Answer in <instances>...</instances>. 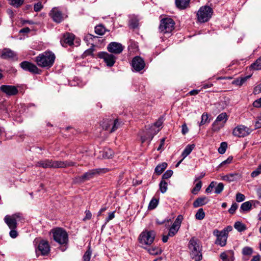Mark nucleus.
Segmentation results:
<instances>
[{
    "instance_id": "obj_51",
    "label": "nucleus",
    "mask_w": 261,
    "mask_h": 261,
    "mask_svg": "<svg viewBox=\"0 0 261 261\" xmlns=\"http://www.w3.org/2000/svg\"><path fill=\"white\" fill-rule=\"evenodd\" d=\"M224 189V185L222 182H220L218 184V185L215 188V192L216 194L221 193Z\"/></svg>"
},
{
    "instance_id": "obj_41",
    "label": "nucleus",
    "mask_w": 261,
    "mask_h": 261,
    "mask_svg": "<svg viewBox=\"0 0 261 261\" xmlns=\"http://www.w3.org/2000/svg\"><path fill=\"white\" fill-rule=\"evenodd\" d=\"M205 217V213L203 210L201 208H199L195 214V218L199 220H201L204 219Z\"/></svg>"
},
{
    "instance_id": "obj_7",
    "label": "nucleus",
    "mask_w": 261,
    "mask_h": 261,
    "mask_svg": "<svg viewBox=\"0 0 261 261\" xmlns=\"http://www.w3.org/2000/svg\"><path fill=\"white\" fill-rule=\"evenodd\" d=\"M22 218V214L18 213L12 215H6L4 218V221L10 229H16L17 222L20 221Z\"/></svg>"
},
{
    "instance_id": "obj_22",
    "label": "nucleus",
    "mask_w": 261,
    "mask_h": 261,
    "mask_svg": "<svg viewBox=\"0 0 261 261\" xmlns=\"http://www.w3.org/2000/svg\"><path fill=\"white\" fill-rule=\"evenodd\" d=\"M159 131V129H158L157 130H154L152 127L149 128L148 131L147 133L146 136H141V139L142 143H144L147 140H149L150 142L154 136L156 135Z\"/></svg>"
},
{
    "instance_id": "obj_28",
    "label": "nucleus",
    "mask_w": 261,
    "mask_h": 261,
    "mask_svg": "<svg viewBox=\"0 0 261 261\" xmlns=\"http://www.w3.org/2000/svg\"><path fill=\"white\" fill-rule=\"evenodd\" d=\"M206 197H200L197 198L193 202V205L194 207H198L206 204Z\"/></svg>"
},
{
    "instance_id": "obj_36",
    "label": "nucleus",
    "mask_w": 261,
    "mask_h": 261,
    "mask_svg": "<svg viewBox=\"0 0 261 261\" xmlns=\"http://www.w3.org/2000/svg\"><path fill=\"white\" fill-rule=\"evenodd\" d=\"M112 127L110 129V133L114 132L116 130H117L119 127L120 126V123L119 122L118 119H116L114 120H112V122H111Z\"/></svg>"
},
{
    "instance_id": "obj_44",
    "label": "nucleus",
    "mask_w": 261,
    "mask_h": 261,
    "mask_svg": "<svg viewBox=\"0 0 261 261\" xmlns=\"http://www.w3.org/2000/svg\"><path fill=\"white\" fill-rule=\"evenodd\" d=\"M24 3V0H10V4L14 7L18 8Z\"/></svg>"
},
{
    "instance_id": "obj_45",
    "label": "nucleus",
    "mask_w": 261,
    "mask_h": 261,
    "mask_svg": "<svg viewBox=\"0 0 261 261\" xmlns=\"http://www.w3.org/2000/svg\"><path fill=\"white\" fill-rule=\"evenodd\" d=\"M215 121L213 122V123L212 124V130H213V131H214V132H217V131L219 130L224 125V124H223V123H221L219 122H217L216 124H215Z\"/></svg>"
},
{
    "instance_id": "obj_32",
    "label": "nucleus",
    "mask_w": 261,
    "mask_h": 261,
    "mask_svg": "<svg viewBox=\"0 0 261 261\" xmlns=\"http://www.w3.org/2000/svg\"><path fill=\"white\" fill-rule=\"evenodd\" d=\"M113 151L109 148L105 149L102 152V157L105 159H110L113 156Z\"/></svg>"
},
{
    "instance_id": "obj_21",
    "label": "nucleus",
    "mask_w": 261,
    "mask_h": 261,
    "mask_svg": "<svg viewBox=\"0 0 261 261\" xmlns=\"http://www.w3.org/2000/svg\"><path fill=\"white\" fill-rule=\"evenodd\" d=\"M0 90L10 96L16 95L18 92L17 88L11 85H2L0 87Z\"/></svg>"
},
{
    "instance_id": "obj_49",
    "label": "nucleus",
    "mask_w": 261,
    "mask_h": 261,
    "mask_svg": "<svg viewBox=\"0 0 261 261\" xmlns=\"http://www.w3.org/2000/svg\"><path fill=\"white\" fill-rule=\"evenodd\" d=\"M260 174H261V164H259L257 168L251 173V176L254 178Z\"/></svg>"
},
{
    "instance_id": "obj_38",
    "label": "nucleus",
    "mask_w": 261,
    "mask_h": 261,
    "mask_svg": "<svg viewBox=\"0 0 261 261\" xmlns=\"http://www.w3.org/2000/svg\"><path fill=\"white\" fill-rule=\"evenodd\" d=\"M210 120L208 119V115L207 113H203L201 116V120L199 123V126L203 125L206 123H208Z\"/></svg>"
},
{
    "instance_id": "obj_34",
    "label": "nucleus",
    "mask_w": 261,
    "mask_h": 261,
    "mask_svg": "<svg viewBox=\"0 0 261 261\" xmlns=\"http://www.w3.org/2000/svg\"><path fill=\"white\" fill-rule=\"evenodd\" d=\"M250 68L254 70H261V57L256 60V61L252 64Z\"/></svg>"
},
{
    "instance_id": "obj_61",
    "label": "nucleus",
    "mask_w": 261,
    "mask_h": 261,
    "mask_svg": "<svg viewBox=\"0 0 261 261\" xmlns=\"http://www.w3.org/2000/svg\"><path fill=\"white\" fill-rule=\"evenodd\" d=\"M253 106L255 108L261 107V97L255 100L253 103Z\"/></svg>"
},
{
    "instance_id": "obj_26",
    "label": "nucleus",
    "mask_w": 261,
    "mask_h": 261,
    "mask_svg": "<svg viewBox=\"0 0 261 261\" xmlns=\"http://www.w3.org/2000/svg\"><path fill=\"white\" fill-rule=\"evenodd\" d=\"M239 177V175L238 173H230L222 177V179L223 180H226L228 182H231L234 181L237 179V178Z\"/></svg>"
},
{
    "instance_id": "obj_29",
    "label": "nucleus",
    "mask_w": 261,
    "mask_h": 261,
    "mask_svg": "<svg viewBox=\"0 0 261 261\" xmlns=\"http://www.w3.org/2000/svg\"><path fill=\"white\" fill-rule=\"evenodd\" d=\"M194 147L195 145L194 144L188 145L186 147L181 154L183 159L187 157L191 152Z\"/></svg>"
},
{
    "instance_id": "obj_12",
    "label": "nucleus",
    "mask_w": 261,
    "mask_h": 261,
    "mask_svg": "<svg viewBox=\"0 0 261 261\" xmlns=\"http://www.w3.org/2000/svg\"><path fill=\"white\" fill-rule=\"evenodd\" d=\"M97 56L99 58L102 59L107 66L109 67L113 66L115 63L116 57L112 54H109L107 52H100Z\"/></svg>"
},
{
    "instance_id": "obj_13",
    "label": "nucleus",
    "mask_w": 261,
    "mask_h": 261,
    "mask_svg": "<svg viewBox=\"0 0 261 261\" xmlns=\"http://www.w3.org/2000/svg\"><path fill=\"white\" fill-rule=\"evenodd\" d=\"M21 67L25 71H28L32 73L40 74L41 70L34 64L28 61H23L20 64Z\"/></svg>"
},
{
    "instance_id": "obj_15",
    "label": "nucleus",
    "mask_w": 261,
    "mask_h": 261,
    "mask_svg": "<svg viewBox=\"0 0 261 261\" xmlns=\"http://www.w3.org/2000/svg\"><path fill=\"white\" fill-rule=\"evenodd\" d=\"M145 62L144 60L139 56H136L133 58L132 61V66L136 71H140L145 67Z\"/></svg>"
},
{
    "instance_id": "obj_46",
    "label": "nucleus",
    "mask_w": 261,
    "mask_h": 261,
    "mask_svg": "<svg viewBox=\"0 0 261 261\" xmlns=\"http://www.w3.org/2000/svg\"><path fill=\"white\" fill-rule=\"evenodd\" d=\"M253 253V249L246 246L242 249V254L244 255H251Z\"/></svg>"
},
{
    "instance_id": "obj_33",
    "label": "nucleus",
    "mask_w": 261,
    "mask_h": 261,
    "mask_svg": "<svg viewBox=\"0 0 261 261\" xmlns=\"http://www.w3.org/2000/svg\"><path fill=\"white\" fill-rule=\"evenodd\" d=\"M149 254L153 255H158L161 253L162 250L158 247H152L148 249Z\"/></svg>"
},
{
    "instance_id": "obj_5",
    "label": "nucleus",
    "mask_w": 261,
    "mask_h": 261,
    "mask_svg": "<svg viewBox=\"0 0 261 261\" xmlns=\"http://www.w3.org/2000/svg\"><path fill=\"white\" fill-rule=\"evenodd\" d=\"M213 9L209 6H204L200 7L197 13V20L200 22L207 21L212 17Z\"/></svg>"
},
{
    "instance_id": "obj_10",
    "label": "nucleus",
    "mask_w": 261,
    "mask_h": 261,
    "mask_svg": "<svg viewBox=\"0 0 261 261\" xmlns=\"http://www.w3.org/2000/svg\"><path fill=\"white\" fill-rule=\"evenodd\" d=\"M49 16L57 23H60L66 17V16L57 7L52 9L49 13Z\"/></svg>"
},
{
    "instance_id": "obj_63",
    "label": "nucleus",
    "mask_w": 261,
    "mask_h": 261,
    "mask_svg": "<svg viewBox=\"0 0 261 261\" xmlns=\"http://www.w3.org/2000/svg\"><path fill=\"white\" fill-rule=\"evenodd\" d=\"M261 92V86L257 85L254 89V93L255 94H258Z\"/></svg>"
},
{
    "instance_id": "obj_43",
    "label": "nucleus",
    "mask_w": 261,
    "mask_h": 261,
    "mask_svg": "<svg viewBox=\"0 0 261 261\" xmlns=\"http://www.w3.org/2000/svg\"><path fill=\"white\" fill-rule=\"evenodd\" d=\"M158 203V200L156 199L153 198L149 203L148 206V210H151L155 208L157 206Z\"/></svg>"
},
{
    "instance_id": "obj_56",
    "label": "nucleus",
    "mask_w": 261,
    "mask_h": 261,
    "mask_svg": "<svg viewBox=\"0 0 261 261\" xmlns=\"http://www.w3.org/2000/svg\"><path fill=\"white\" fill-rule=\"evenodd\" d=\"M43 8L42 4L40 2L35 4L34 6V10L35 12L40 11Z\"/></svg>"
},
{
    "instance_id": "obj_59",
    "label": "nucleus",
    "mask_w": 261,
    "mask_h": 261,
    "mask_svg": "<svg viewBox=\"0 0 261 261\" xmlns=\"http://www.w3.org/2000/svg\"><path fill=\"white\" fill-rule=\"evenodd\" d=\"M94 51V49L93 47L90 48L89 49L86 50L83 54V56L84 57H86L87 56L91 55L92 54Z\"/></svg>"
},
{
    "instance_id": "obj_54",
    "label": "nucleus",
    "mask_w": 261,
    "mask_h": 261,
    "mask_svg": "<svg viewBox=\"0 0 261 261\" xmlns=\"http://www.w3.org/2000/svg\"><path fill=\"white\" fill-rule=\"evenodd\" d=\"M233 158L231 156H229L226 160L223 161L218 166L219 168H220L224 165L226 164H230L232 161Z\"/></svg>"
},
{
    "instance_id": "obj_30",
    "label": "nucleus",
    "mask_w": 261,
    "mask_h": 261,
    "mask_svg": "<svg viewBox=\"0 0 261 261\" xmlns=\"http://www.w3.org/2000/svg\"><path fill=\"white\" fill-rule=\"evenodd\" d=\"M167 167V164L166 163H162L156 167L155 169V172L158 175L161 174L165 170Z\"/></svg>"
},
{
    "instance_id": "obj_52",
    "label": "nucleus",
    "mask_w": 261,
    "mask_h": 261,
    "mask_svg": "<svg viewBox=\"0 0 261 261\" xmlns=\"http://www.w3.org/2000/svg\"><path fill=\"white\" fill-rule=\"evenodd\" d=\"M173 174V171L171 170L166 171L162 176V180L169 178Z\"/></svg>"
},
{
    "instance_id": "obj_60",
    "label": "nucleus",
    "mask_w": 261,
    "mask_h": 261,
    "mask_svg": "<svg viewBox=\"0 0 261 261\" xmlns=\"http://www.w3.org/2000/svg\"><path fill=\"white\" fill-rule=\"evenodd\" d=\"M11 231H10V236L12 238H15L18 236V233L15 229H10Z\"/></svg>"
},
{
    "instance_id": "obj_47",
    "label": "nucleus",
    "mask_w": 261,
    "mask_h": 261,
    "mask_svg": "<svg viewBox=\"0 0 261 261\" xmlns=\"http://www.w3.org/2000/svg\"><path fill=\"white\" fill-rule=\"evenodd\" d=\"M202 186V183L201 181H198L196 184L194 188H193L191 191V192L193 194H197L198 191L200 190Z\"/></svg>"
},
{
    "instance_id": "obj_1",
    "label": "nucleus",
    "mask_w": 261,
    "mask_h": 261,
    "mask_svg": "<svg viewBox=\"0 0 261 261\" xmlns=\"http://www.w3.org/2000/svg\"><path fill=\"white\" fill-rule=\"evenodd\" d=\"M55 55L51 51H45L36 57L35 61L40 67L50 68L55 60Z\"/></svg>"
},
{
    "instance_id": "obj_19",
    "label": "nucleus",
    "mask_w": 261,
    "mask_h": 261,
    "mask_svg": "<svg viewBox=\"0 0 261 261\" xmlns=\"http://www.w3.org/2000/svg\"><path fill=\"white\" fill-rule=\"evenodd\" d=\"M0 57L4 59L17 60V55L9 48H4L0 50Z\"/></svg>"
},
{
    "instance_id": "obj_53",
    "label": "nucleus",
    "mask_w": 261,
    "mask_h": 261,
    "mask_svg": "<svg viewBox=\"0 0 261 261\" xmlns=\"http://www.w3.org/2000/svg\"><path fill=\"white\" fill-rule=\"evenodd\" d=\"M245 197L244 195H243V194H241L240 193H238L236 194V200L237 202H242L245 200Z\"/></svg>"
},
{
    "instance_id": "obj_24",
    "label": "nucleus",
    "mask_w": 261,
    "mask_h": 261,
    "mask_svg": "<svg viewBox=\"0 0 261 261\" xmlns=\"http://www.w3.org/2000/svg\"><path fill=\"white\" fill-rule=\"evenodd\" d=\"M220 257L223 261H233V252L232 251L223 252L221 254Z\"/></svg>"
},
{
    "instance_id": "obj_14",
    "label": "nucleus",
    "mask_w": 261,
    "mask_h": 261,
    "mask_svg": "<svg viewBox=\"0 0 261 261\" xmlns=\"http://www.w3.org/2000/svg\"><path fill=\"white\" fill-rule=\"evenodd\" d=\"M38 251L40 252L42 255H48L50 251V246L48 241L44 240H41L38 245L37 253Z\"/></svg>"
},
{
    "instance_id": "obj_40",
    "label": "nucleus",
    "mask_w": 261,
    "mask_h": 261,
    "mask_svg": "<svg viewBox=\"0 0 261 261\" xmlns=\"http://www.w3.org/2000/svg\"><path fill=\"white\" fill-rule=\"evenodd\" d=\"M234 227L239 232H242L245 230L246 228L244 224L239 221L234 223Z\"/></svg>"
},
{
    "instance_id": "obj_17",
    "label": "nucleus",
    "mask_w": 261,
    "mask_h": 261,
    "mask_svg": "<svg viewBox=\"0 0 261 261\" xmlns=\"http://www.w3.org/2000/svg\"><path fill=\"white\" fill-rule=\"evenodd\" d=\"M74 39V35L73 34L66 33L63 35L60 42L63 46L67 47V46H71L73 44Z\"/></svg>"
},
{
    "instance_id": "obj_50",
    "label": "nucleus",
    "mask_w": 261,
    "mask_h": 261,
    "mask_svg": "<svg viewBox=\"0 0 261 261\" xmlns=\"http://www.w3.org/2000/svg\"><path fill=\"white\" fill-rule=\"evenodd\" d=\"M91 251L89 249L87 250L86 252L84 253L83 259V261H90L91 256Z\"/></svg>"
},
{
    "instance_id": "obj_31",
    "label": "nucleus",
    "mask_w": 261,
    "mask_h": 261,
    "mask_svg": "<svg viewBox=\"0 0 261 261\" xmlns=\"http://www.w3.org/2000/svg\"><path fill=\"white\" fill-rule=\"evenodd\" d=\"M111 122H112V119H111L105 120L101 124L103 129L110 131L112 127Z\"/></svg>"
},
{
    "instance_id": "obj_62",
    "label": "nucleus",
    "mask_w": 261,
    "mask_h": 261,
    "mask_svg": "<svg viewBox=\"0 0 261 261\" xmlns=\"http://www.w3.org/2000/svg\"><path fill=\"white\" fill-rule=\"evenodd\" d=\"M189 131V129L186 125V124H184L182 125V130H181V132H182V134L183 135H185L186 134H187Z\"/></svg>"
},
{
    "instance_id": "obj_48",
    "label": "nucleus",
    "mask_w": 261,
    "mask_h": 261,
    "mask_svg": "<svg viewBox=\"0 0 261 261\" xmlns=\"http://www.w3.org/2000/svg\"><path fill=\"white\" fill-rule=\"evenodd\" d=\"M227 147V144L225 142H222L220 144V146L218 148V152L220 154H224L226 150Z\"/></svg>"
},
{
    "instance_id": "obj_25",
    "label": "nucleus",
    "mask_w": 261,
    "mask_h": 261,
    "mask_svg": "<svg viewBox=\"0 0 261 261\" xmlns=\"http://www.w3.org/2000/svg\"><path fill=\"white\" fill-rule=\"evenodd\" d=\"M190 0H175L177 7L180 9H185L189 6Z\"/></svg>"
},
{
    "instance_id": "obj_2",
    "label": "nucleus",
    "mask_w": 261,
    "mask_h": 261,
    "mask_svg": "<svg viewBox=\"0 0 261 261\" xmlns=\"http://www.w3.org/2000/svg\"><path fill=\"white\" fill-rule=\"evenodd\" d=\"M189 248L191 257L195 261H200L202 259V246L199 241L195 238H192L189 241Z\"/></svg>"
},
{
    "instance_id": "obj_23",
    "label": "nucleus",
    "mask_w": 261,
    "mask_h": 261,
    "mask_svg": "<svg viewBox=\"0 0 261 261\" xmlns=\"http://www.w3.org/2000/svg\"><path fill=\"white\" fill-rule=\"evenodd\" d=\"M53 160L46 159L38 162L36 166L41 167L43 168H52Z\"/></svg>"
},
{
    "instance_id": "obj_18",
    "label": "nucleus",
    "mask_w": 261,
    "mask_h": 261,
    "mask_svg": "<svg viewBox=\"0 0 261 261\" xmlns=\"http://www.w3.org/2000/svg\"><path fill=\"white\" fill-rule=\"evenodd\" d=\"M76 164L71 161H54L53 160L52 168H67L71 166H75Z\"/></svg>"
},
{
    "instance_id": "obj_37",
    "label": "nucleus",
    "mask_w": 261,
    "mask_h": 261,
    "mask_svg": "<svg viewBox=\"0 0 261 261\" xmlns=\"http://www.w3.org/2000/svg\"><path fill=\"white\" fill-rule=\"evenodd\" d=\"M250 77V76L237 79L232 82V83L238 86H242Z\"/></svg>"
},
{
    "instance_id": "obj_9",
    "label": "nucleus",
    "mask_w": 261,
    "mask_h": 261,
    "mask_svg": "<svg viewBox=\"0 0 261 261\" xmlns=\"http://www.w3.org/2000/svg\"><path fill=\"white\" fill-rule=\"evenodd\" d=\"M252 129L243 125H239L236 126L232 131L234 136L237 137H244L251 133Z\"/></svg>"
},
{
    "instance_id": "obj_64",
    "label": "nucleus",
    "mask_w": 261,
    "mask_h": 261,
    "mask_svg": "<svg viewBox=\"0 0 261 261\" xmlns=\"http://www.w3.org/2000/svg\"><path fill=\"white\" fill-rule=\"evenodd\" d=\"M163 123V120L161 118H160L158 120V121L154 124V125L155 126H156L157 127H160Z\"/></svg>"
},
{
    "instance_id": "obj_39",
    "label": "nucleus",
    "mask_w": 261,
    "mask_h": 261,
    "mask_svg": "<svg viewBox=\"0 0 261 261\" xmlns=\"http://www.w3.org/2000/svg\"><path fill=\"white\" fill-rule=\"evenodd\" d=\"M159 187L160 191L162 193H165L167 190L168 183L165 180L162 179L159 184Z\"/></svg>"
},
{
    "instance_id": "obj_27",
    "label": "nucleus",
    "mask_w": 261,
    "mask_h": 261,
    "mask_svg": "<svg viewBox=\"0 0 261 261\" xmlns=\"http://www.w3.org/2000/svg\"><path fill=\"white\" fill-rule=\"evenodd\" d=\"M228 115L226 113H222L220 114H219L216 118V119L215 120V124H216L217 122H219L221 123H223V124H225V123L228 120Z\"/></svg>"
},
{
    "instance_id": "obj_42",
    "label": "nucleus",
    "mask_w": 261,
    "mask_h": 261,
    "mask_svg": "<svg viewBox=\"0 0 261 261\" xmlns=\"http://www.w3.org/2000/svg\"><path fill=\"white\" fill-rule=\"evenodd\" d=\"M106 29L102 25H97L95 28V32L99 35H102L105 34Z\"/></svg>"
},
{
    "instance_id": "obj_4",
    "label": "nucleus",
    "mask_w": 261,
    "mask_h": 261,
    "mask_svg": "<svg viewBox=\"0 0 261 261\" xmlns=\"http://www.w3.org/2000/svg\"><path fill=\"white\" fill-rule=\"evenodd\" d=\"M109 171L108 168H98L93 169L85 173L83 175L76 177L75 178V182H83L86 180H89L93 178L95 176L101 173H105Z\"/></svg>"
},
{
    "instance_id": "obj_58",
    "label": "nucleus",
    "mask_w": 261,
    "mask_h": 261,
    "mask_svg": "<svg viewBox=\"0 0 261 261\" xmlns=\"http://www.w3.org/2000/svg\"><path fill=\"white\" fill-rule=\"evenodd\" d=\"M115 212L114 211L109 213L108 217L106 219V223H107L115 217Z\"/></svg>"
},
{
    "instance_id": "obj_57",
    "label": "nucleus",
    "mask_w": 261,
    "mask_h": 261,
    "mask_svg": "<svg viewBox=\"0 0 261 261\" xmlns=\"http://www.w3.org/2000/svg\"><path fill=\"white\" fill-rule=\"evenodd\" d=\"M238 207L236 203H232L231 207L229 209L228 212L231 214H233Z\"/></svg>"
},
{
    "instance_id": "obj_6",
    "label": "nucleus",
    "mask_w": 261,
    "mask_h": 261,
    "mask_svg": "<svg viewBox=\"0 0 261 261\" xmlns=\"http://www.w3.org/2000/svg\"><path fill=\"white\" fill-rule=\"evenodd\" d=\"M175 22L169 17L162 19L159 27L160 31L163 34H170L174 29Z\"/></svg>"
},
{
    "instance_id": "obj_8",
    "label": "nucleus",
    "mask_w": 261,
    "mask_h": 261,
    "mask_svg": "<svg viewBox=\"0 0 261 261\" xmlns=\"http://www.w3.org/2000/svg\"><path fill=\"white\" fill-rule=\"evenodd\" d=\"M155 233L154 231H143L139 236L140 243L144 245H150L154 241Z\"/></svg>"
},
{
    "instance_id": "obj_3",
    "label": "nucleus",
    "mask_w": 261,
    "mask_h": 261,
    "mask_svg": "<svg viewBox=\"0 0 261 261\" xmlns=\"http://www.w3.org/2000/svg\"><path fill=\"white\" fill-rule=\"evenodd\" d=\"M54 240L60 245H66L68 242V235L63 228L57 227L51 229Z\"/></svg>"
},
{
    "instance_id": "obj_16",
    "label": "nucleus",
    "mask_w": 261,
    "mask_h": 261,
    "mask_svg": "<svg viewBox=\"0 0 261 261\" xmlns=\"http://www.w3.org/2000/svg\"><path fill=\"white\" fill-rule=\"evenodd\" d=\"M182 220V216L181 215H178L170 228L168 232V236L170 237H173L177 232L180 226Z\"/></svg>"
},
{
    "instance_id": "obj_35",
    "label": "nucleus",
    "mask_w": 261,
    "mask_h": 261,
    "mask_svg": "<svg viewBox=\"0 0 261 261\" xmlns=\"http://www.w3.org/2000/svg\"><path fill=\"white\" fill-rule=\"evenodd\" d=\"M252 207V204L250 201H246L241 204L240 209L243 212L249 211Z\"/></svg>"
},
{
    "instance_id": "obj_20",
    "label": "nucleus",
    "mask_w": 261,
    "mask_h": 261,
    "mask_svg": "<svg viewBox=\"0 0 261 261\" xmlns=\"http://www.w3.org/2000/svg\"><path fill=\"white\" fill-rule=\"evenodd\" d=\"M107 49L108 50L110 53L115 54H119L123 50V47L120 43L116 42H113L108 45Z\"/></svg>"
},
{
    "instance_id": "obj_11",
    "label": "nucleus",
    "mask_w": 261,
    "mask_h": 261,
    "mask_svg": "<svg viewBox=\"0 0 261 261\" xmlns=\"http://www.w3.org/2000/svg\"><path fill=\"white\" fill-rule=\"evenodd\" d=\"M214 234L217 237L216 241V244L223 247L226 244L227 238V230L224 229L221 231L218 230H215Z\"/></svg>"
},
{
    "instance_id": "obj_55",
    "label": "nucleus",
    "mask_w": 261,
    "mask_h": 261,
    "mask_svg": "<svg viewBox=\"0 0 261 261\" xmlns=\"http://www.w3.org/2000/svg\"><path fill=\"white\" fill-rule=\"evenodd\" d=\"M255 129L261 128V116L256 118L254 124Z\"/></svg>"
}]
</instances>
